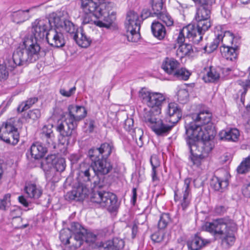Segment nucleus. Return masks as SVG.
Listing matches in <instances>:
<instances>
[{
	"label": "nucleus",
	"instance_id": "nucleus-1",
	"mask_svg": "<svg viewBox=\"0 0 250 250\" xmlns=\"http://www.w3.org/2000/svg\"><path fill=\"white\" fill-rule=\"evenodd\" d=\"M57 29L61 28L67 33H74L73 23L64 18L53 14L49 19L36 20L32 23L31 34L26 35L23 40V46L31 52L33 56L39 59L41 47L38 41L45 38L52 24Z\"/></svg>",
	"mask_w": 250,
	"mask_h": 250
},
{
	"label": "nucleus",
	"instance_id": "nucleus-2",
	"mask_svg": "<svg viewBox=\"0 0 250 250\" xmlns=\"http://www.w3.org/2000/svg\"><path fill=\"white\" fill-rule=\"evenodd\" d=\"M79 183L93 184L91 201L99 204L101 207L106 208L109 211H115L118 208L117 198L116 195L111 192L103 190H99L106 185V182L103 177H100L96 173L93 167L89 166L84 169H82L79 173Z\"/></svg>",
	"mask_w": 250,
	"mask_h": 250
},
{
	"label": "nucleus",
	"instance_id": "nucleus-3",
	"mask_svg": "<svg viewBox=\"0 0 250 250\" xmlns=\"http://www.w3.org/2000/svg\"><path fill=\"white\" fill-rule=\"evenodd\" d=\"M191 127L192 126L188 128V134L185 135V139L190 153L188 159L192 166L198 167L213 148L210 140L213 136V134H206L199 127L194 131Z\"/></svg>",
	"mask_w": 250,
	"mask_h": 250
},
{
	"label": "nucleus",
	"instance_id": "nucleus-4",
	"mask_svg": "<svg viewBox=\"0 0 250 250\" xmlns=\"http://www.w3.org/2000/svg\"><path fill=\"white\" fill-rule=\"evenodd\" d=\"M114 6L112 2L98 4L94 0H81V7L85 14H91L97 19H101L94 21L95 24L100 27L108 28L112 22L110 12Z\"/></svg>",
	"mask_w": 250,
	"mask_h": 250
},
{
	"label": "nucleus",
	"instance_id": "nucleus-5",
	"mask_svg": "<svg viewBox=\"0 0 250 250\" xmlns=\"http://www.w3.org/2000/svg\"><path fill=\"white\" fill-rule=\"evenodd\" d=\"M113 146L108 143L102 144L99 148H91L88 152V156L92 161L96 173L103 177L104 180V175L108 174L112 169V166L107 161L110 155Z\"/></svg>",
	"mask_w": 250,
	"mask_h": 250
},
{
	"label": "nucleus",
	"instance_id": "nucleus-6",
	"mask_svg": "<svg viewBox=\"0 0 250 250\" xmlns=\"http://www.w3.org/2000/svg\"><path fill=\"white\" fill-rule=\"evenodd\" d=\"M204 229L214 235H219L222 244L226 248H230L235 243V226L227 224L223 219H217L212 223H206Z\"/></svg>",
	"mask_w": 250,
	"mask_h": 250
},
{
	"label": "nucleus",
	"instance_id": "nucleus-7",
	"mask_svg": "<svg viewBox=\"0 0 250 250\" xmlns=\"http://www.w3.org/2000/svg\"><path fill=\"white\" fill-rule=\"evenodd\" d=\"M32 55L30 51L22 45L13 53L12 59L7 60L4 64L6 65L7 69H12L17 66L33 62L39 59L38 57H34Z\"/></svg>",
	"mask_w": 250,
	"mask_h": 250
},
{
	"label": "nucleus",
	"instance_id": "nucleus-8",
	"mask_svg": "<svg viewBox=\"0 0 250 250\" xmlns=\"http://www.w3.org/2000/svg\"><path fill=\"white\" fill-rule=\"evenodd\" d=\"M68 229L70 230V233L72 232L74 234L73 239L71 240L75 241L72 242V245L75 248L80 247L84 241L91 243L96 240V236L95 234L88 231L78 222H72L70 228Z\"/></svg>",
	"mask_w": 250,
	"mask_h": 250
},
{
	"label": "nucleus",
	"instance_id": "nucleus-9",
	"mask_svg": "<svg viewBox=\"0 0 250 250\" xmlns=\"http://www.w3.org/2000/svg\"><path fill=\"white\" fill-rule=\"evenodd\" d=\"M141 21L137 13L129 11L126 15L125 23L127 39L129 42H137L140 38L139 33Z\"/></svg>",
	"mask_w": 250,
	"mask_h": 250
},
{
	"label": "nucleus",
	"instance_id": "nucleus-10",
	"mask_svg": "<svg viewBox=\"0 0 250 250\" xmlns=\"http://www.w3.org/2000/svg\"><path fill=\"white\" fill-rule=\"evenodd\" d=\"M147 125L158 136H166L171 130L174 125L169 122L168 120H162L154 116L145 118Z\"/></svg>",
	"mask_w": 250,
	"mask_h": 250
},
{
	"label": "nucleus",
	"instance_id": "nucleus-11",
	"mask_svg": "<svg viewBox=\"0 0 250 250\" xmlns=\"http://www.w3.org/2000/svg\"><path fill=\"white\" fill-rule=\"evenodd\" d=\"M139 97L142 102L148 106L157 108L159 110L165 101V97L160 93L151 92L145 88H142L139 92Z\"/></svg>",
	"mask_w": 250,
	"mask_h": 250
},
{
	"label": "nucleus",
	"instance_id": "nucleus-12",
	"mask_svg": "<svg viewBox=\"0 0 250 250\" xmlns=\"http://www.w3.org/2000/svg\"><path fill=\"white\" fill-rule=\"evenodd\" d=\"M211 9L207 7L200 6L197 10L195 17L197 24H194V27L199 30V32L202 36L211 26L209 21Z\"/></svg>",
	"mask_w": 250,
	"mask_h": 250
},
{
	"label": "nucleus",
	"instance_id": "nucleus-13",
	"mask_svg": "<svg viewBox=\"0 0 250 250\" xmlns=\"http://www.w3.org/2000/svg\"><path fill=\"white\" fill-rule=\"evenodd\" d=\"M191 181L190 178L185 179L183 187L174 191V200L180 202L183 210L186 209L190 203L191 196L189 185Z\"/></svg>",
	"mask_w": 250,
	"mask_h": 250
},
{
	"label": "nucleus",
	"instance_id": "nucleus-14",
	"mask_svg": "<svg viewBox=\"0 0 250 250\" xmlns=\"http://www.w3.org/2000/svg\"><path fill=\"white\" fill-rule=\"evenodd\" d=\"M191 118L193 121L189 123H186L185 127L186 133L188 134V127H191L192 130L195 131L198 127L202 129V126L208 124L211 121V113L208 110H203L200 111L198 113L193 114L191 115Z\"/></svg>",
	"mask_w": 250,
	"mask_h": 250
},
{
	"label": "nucleus",
	"instance_id": "nucleus-15",
	"mask_svg": "<svg viewBox=\"0 0 250 250\" xmlns=\"http://www.w3.org/2000/svg\"><path fill=\"white\" fill-rule=\"evenodd\" d=\"M185 36L188 39H191L194 43L198 44L202 40L203 36L199 32V30L194 27V24H189L183 28L179 32L177 38L179 43H183L185 42Z\"/></svg>",
	"mask_w": 250,
	"mask_h": 250
},
{
	"label": "nucleus",
	"instance_id": "nucleus-16",
	"mask_svg": "<svg viewBox=\"0 0 250 250\" xmlns=\"http://www.w3.org/2000/svg\"><path fill=\"white\" fill-rule=\"evenodd\" d=\"M233 39V34L229 31H226L224 32L223 36L218 34L213 41L209 44L206 45L203 49L205 52L210 53L217 48L220 42L223 43L224 42H226L228 41L232 44Z\"/></svg>",
	"mask_w": 250,
	"mask_h": 250
},
{
	"label": "nucleus",
	"instance_id": "nucleus-17",
	"mask_svg": "<svg viewBox=\"0 0 250 250\" xmlns=\"http://www.w3.org/2000/svg\"><path fill=\"white\" fill-rule=\"evenodd\" d=\"M46 41L51 46L55 48L62 47L66 42L63 34L58 31L56 29L49 30Z\"/></svg>",
	"mask_w": 250,
	"mask_h": 250
},
{
	"label": "nucleus",
	"instance_id": "nucleus-18",
	"mask_svg": "<svg viewBox=\"0 0 250 250\" xmlns=\"http://www.w3.org/2000/svg\"><path fill=\"white\" fill-rule=\"evenodd\" d=\"M77 126L76 123L66 117L64 120L58 123L57 130L63 137H69L75 134Z\"/></svg>",
	"mask_w": 250,
	"mask_h": 250
},
{
	"label": "nucleus",
	"instance_id": "nucleus-19",
	"mask_svg": "<svg viewBox=\"0 0 250 250\" xmlns=\"http://www.w3.org/2000/svg\"><path fill=\"white\" fill-rule=\"evenodd\" d=\"M68 111V114H66V117L72 119V121L77 124L78 122L83 119L87 114L86 110L83 106L71 104L69 105Z\"/></svg>",
	"mask_w": 250,
	"mask_h": 250
},
{
	"label": "nucleus",
	"instance_id": "nucleus-20",
	"mask_svg": "<svg viewBox=\"0 0 250 250\" xmlns=\"http://www.w3.org/2000/svg\"><path fill=\"white\" fill-rule=\"evenodd\" d=\"M75 28L74 33H68L71 36H72L73 39L75 40L77 44L83 48L88 47L92 42V40L86 35L83 30L81 32L78 31V29L76 26L73 24Z\"/></svg>",
	"mask_w": 250,
	"mask_h": 250
},
{
	"label": "nucleus",
	"instance_id": "nucleus-21",
	"mask_svg": "<svg viewBox=\"0 0 250 250\" xmlns=\"http://www.w3.org/2000/svg\"><path fill=\"white\" fill-rule=\"evenodd\" d=\"M167 114L169 118L167 120L174 125L177 123L182 116V111L179 105L175 103H170L168 104L167 109Z\"/></svg>",
	"mask_w": 250,
	"mask_h": 250
},
{
	"label": "nucleus",
	"instance_id": "nucleus-22",
	"mask_svg": "<svg viewBox=\"0 0 250 250\" xmlns=\"http://www.w3.org/2000/svg\"><path fill=\"white\" fill-rule=\"evenodd\" d=\"M180 66V62L172 58L167 57L163 61L161 67L168 75L173 76Z\"/></svg>",
	"mask_w": 250,
	"mask_h": 250
},
{
	"label": "nucleus",
	"instance_id": "nucleus-23",
	"mask_svg": "<svg viewBox=\"0 0 250 250\" xmlns=\"http://www.w3.org/2000/svg\"><path fill=\"white\" fill-rule=\"evenodd\" d=\"M40 138L42 143H44L48 147L55 148V144L53 141L54 136L52 127H49L46 125L44 126L40 134Z\"/></svg>",
	"mask_w": 250,
	"mask_h": 250
},
{
	"label": "nucleus",
	"instance_id": "nucleus-24",
	"mask_svg": "<svg viewBox=\"0 0 250 250\" xmlns=\"http://www.w3.org/2000/svg\"><path fill=\"white\" fill-rule=\"evenodd\" d=\"M87 195V190L83 186H79L74 188L72 191L66 194V198L69 200L81 201L83 200Z\"/></svg>",
	"mask_w": 250,
	"mask_h": 250
},
{
	"label": "nucleus",
	"instance_id": "nucleus-25",
	"mask_svg": "<svg viewBox=\"0 0 250 250\" xmlns=\"http://www.w3.org/2000/svg\"><path fill=\"white\" fill-rule=\"evenodd\" d=\"M47 146H44L39 142L32 145L30 147V153L32 157L35 159H39L44 156L47 151Z\"/></svg>",
	"mask_w": 250,
	"mask_h": 250
},
{
	"label": "nucleus",
	"instance_id": "nucleus-26",
	"mask_svg": "<svg viewBox=\"0 0 250 250\" xmlns=\"http://www.w3.org/2000/svg\"><path fill=\"white\" fill-rule=\"evenodd\" d=\"M36 7H32L25 10H19L13 12L11 14L12 21L17 23H20L27 20L29 17V12Z\"/></svg>",
	"mask_w": 250,
	"mask_h": 250
},
{
	"label": "nucleus",
	"instance_id": "nucleus-27",
	"mask_svg": "<svg viewBox=\"0 0 250 250\" xmlns=\"http://www.w3.org/2000/svg\"><path fill=\"white\" fill-rule=\"evenodd\" d=\"M209 242L195 235L188 242V246L191 250H200Z\"/></svg>",
	"mask_w": 250,
	"mask_h": 250
},
{
	"label": "nucleus",
	"instance_id": "nucleus-28",
	"mask_svg": "<svg viewBox=\"0 0 250 250\" xmlns=\"http://www.w3.org/2000/svg\"><path fill=\"white\" fill-rule=\"evenodd\" d=\"M151 31L154 36L157 39L162 40L166 35V30L165 26L159 21L152 22L151 26Z\"/></svg>",
	"mask_w": 250,
	"mask_h": 250
},
{
	"label": "nucleus",
	"instance_id": "nucleus-29",
	"mask_svg": "<svg viewBox=\"0 0 250 250\" xmlns=\"http://www.w3.org/2000/svg\"><path fill=\"white\" fill-rule=\"evenodd\" d=\"M55 157V155L51 154L48 155L44 159L42 160L41 163V168L45 172L47 178L50 177L48 172L54 167Z\"/></svg>",
	"mask_w": 250,
	"mask_h": 250
},
{
	"label": "nucleus",
	"instance_id": "nucleus-30",
	"mask_svg": "<svg viewBox=\"0 0 250 250\" xmlns=\"http://www.w3.org/2000/svg\"><path fill=\"white\" fill-rule=\"evenodd\" d=\"M248 71L249 80L245 82H240L238 84L239 90L237 95L238 96L240 95V100L242 102H244L245 96L248 89H250V67L249 68ZM247 106L250 108V104L247 105Z\"/></svg>",
	"mask_w": 250,
	"mask_h": 250
},
{
	"label": "nucleus",
	"instance_id": "nucleus-31",
	"mask_svg": "<svg viewBox=\"0 0 250 250\" xmlns=\"http://www.w3.org/2000/svg\"><path fill=\"white\" fill-rule=\"evenodd\" d=\"M28 196L31 198L38 199L42 194V190L34 184H28L24 188Z\"/></svg>",
	"mask_w": 250,
	"mask_h": 250
},
{
	"label": "nucleus",
	"instance_id": "nucleus-32",
	"mask_svg": "<svg viewBox=\"0 0 250 250\" xmlns=\"http://www.w3.org/2000/svg\"><path fill=\"white\" fill-rule=\"evenodd\" d=\"M193 52L192 45L188 43H182L176 51V56L180 59L185 56H189Z\"/></svg>",
	"mask_w": 250,
	"mask_h": 250
},
{
	"label": "nucleus",
	"instance_id": "nucleus-33",
	"mask_svg": "<svg viewBox=\"0 0 250 250\" xmlns=\"http://www.w3.org/2000/svg\"><path fill=\"white\" fill-rule=\"evenodd\" d=\"M229 184L227 180H223L218 177H213L210 182V186L216 191L222 192L223 190L226 188Z\"/></svg>",
	"mask_w": 250,
	"mask_h": 250
},
{
	"label": "nucleus",
	"instance_id": "nucleus-34",
	"mask_svg": "<svg viewBox=\"0 0 250 250\" xmlns=\"http://www.w3.org/2000/svg\"><path fill=\"white\" fill-rule=\"evenodd\" d=\"M221 138L229 141H235L239 136V131L236 128H231L228 130L223 131L221 133Z\"/></svg>",
	"mask_w": 250,
	"mask_h": 250
},
{
	"label": "nucleus",
	"instance_id": "nucleus-35",
	"mask_svg": "<svg viewBox=\"0 0 250 250\" xmlns=\"http://www.w3.org/2000/svg\"><path fill=\"white\" fill-rule=\"evenodd\" d=\"M150 4L151 6L152 11L153 12V14L155 16L158 14H161L162 12H165L166 10L164 7L163 0H151Z\"/></svg>",
	"mask_w": 250,
	"mask_h": 250
},
{
	"label": "nucleus",
	"instance_id": "nucleus-36",
	"mask_svg": "<svg viewBox=\"0 0 250 250\" xmlns=\"http://www.w3.org/2000/svg\"><path fill=\"white\" fill-rule=\"evenodd\" d=\"M250 171V156L245 158L237 168L239 174H245Z\"/></svg>",
	"mask_w": 250,
	"mask_h": 250
},
{
	"label": "nucleus",
	"instance_id": "nucleus-37",
	"mask_svg": "<svg viewBox=\"0 0 250 250\" xmlns=\"http://www.w3.org/2000/svg\"><path fill=\"white\" fill-rule=\"evenodd\" d=\"M220 78L219 73L215 69H210L206 75L203 77L205 82L215 83L217 82Z\"/></svg>",
	"mask_w": 250,
	"mask_h": 250
},
{
	"label": "nucleus",
	"instance_id": "nucleus-38",
	"mask_svg": "<svg viewBox=\"0 0 250 250\" xmlns=\"http://www.w3.org/2000/svg\"><path fill=\"white\" fill-rule=\"evenodd\" d=\"M60 238L62 242L65 245L72 244V242H75V241L71 240V239H73V237L71 236L70 230L68 229L61 230L60 233Z\"/></svg>",
	"mask_w": 250,
	"mask_h": 250
},
{
	"label": "nucleus",
	"instance_id": "nucleus-39",
	"mask_svg": "<svg viewBox=\"0 0 250 250\" xmlns=\"http://www.w3.org/2000/svg\"><path fill=\"white\" fill-rule=\"evenodd\" d=\"M191 73L188 69L182 67L180 69L177 68L173 76L179 80L186 81L188 79Z\"/></svg>",
	"mask_w": 250,
	"mask_h": 250
},
{
	"label": "nucleus",
	"instance_id": "nucleus-40",
	"mask_svg": "<svg viewBox=\"0 0 250 250\" xmlns=\"http://www.w3.org/2000/svg\"><path fill=\"white\" fill-rule=\"evenodd\" d=\"M10 205L11 194L7 193L3 196L2 198L0 199V209L6 210Z\"/></svg>",
	"mask_w": 250,
	"mask_h": 250
},
{
	"label": "nucleus",
	"instance_id": "nucleus-41",
	"mask_svg": "<svg viewBox=\"0 0 250 250\" xmlns=\"http://www.w3.org/2000/svg\"><path fill=\"white\" fill-rule=\"evenodd\" d=\"M54 162L53 168H55L57 171L62 172L65 169L66 165L64 158L56 156Z\"/></svg>",
	"mask_w": 250,
	"mask_h": 250
},
{
	"label": "nucleus",
	"instance_id": "nucleus-42",
	"mask_svg": "<svg viewBox=\"0 0 250 250\" xmlns=\"http://www.w3.org/2000/svg\"><path fill=\"white\" fill-rule=\"evenodd\" d=\"M170 221V217L168 214L164 213L162 214L158 223V227L159 229H163L167 226Z\"/></svg>",
	"mask_w": 250,
	"mask_h": 250
},
{
	"label": "nucleus",
	"instance_id": "nucleus-43",
	"mask_svg": "<svg viewBox=\"0 0 250 250\" xmlns=\"http://www.w3.org/2000/svg\"><path fill=\"white\" fill-rule=\"evenodd\" d=\"M156 17L161 19L167 26H170L173 23L172 19L167 13L166 10L165 12H162L161 14H158Z\"/></svg>",
	"mask_w": 250,
	"mask_h": 250
},
{
	"label": "nucleus",
	"instance_id": "nucleus-44",
	"mask_svg": "<svg viewBox=\"0 0 250 250\" xmlns=\"http://www.w3.org/2000/svg\"><path fill=\"white\" fill-rule=\"evenodd\" d=\"M41 116V112L38 109H34L30 110L27 115V118L33 121L39 119Z\"/></svg>",
	"mask_w": 250,
	"mask_h": 250
},
{
	"label": "nucleus",
	"instance_id": "nucleus-45",
	"mask_svg": "<svg viewBox=\"0 0 250 250\" xmlns=\"http://www.w3.org/2000/svg\"><path fill=\"white\" fill-rule=\"evenodd\" d=\"M21 211L18 208H14L10 210V216L12 219H18L20 221H21Z\"/></svg>",
	"mask_w": 250,
	"mask_h": 250
},
{
	"label": "nucleus",
	"instance_id": "nucleus-46",
	"mask_svg": "<svg viewBox=\"0 0 250 250\" xmlns=\"http://www.w3.org/2000/svg\"><path fill=\"white\" fill-rule=\"evenodd\" d=\"M178 100L182 103H185L188 98V93L185 89L180 90L177 94Z\"/></svg>",
	"mask_w": 250,
	"mask_h": 250
},
{
	"label": "nucleus",
	"instance_id": "nucleus-47",
	"mask_svg": "<svg viewBox=\"0 0 250 250\" xmlns=\"http://www.w3.org/2000/svg\"><path fill=\"white\" fill-rule=\"evenodd\" d=\"M7 67L4 64H0V81L6 80L9 75Z\"/></svg>",
	"mask_w": 250,
	"mask_h": 250
},
{
	"label": "nucleus",
	"instance_id": "nucleus-48",
	"mask_svg": "<svg viewBox=\"0 0 250 250\" xmlns=\"http://www.w3.org/2000/svg\"><path fill=\"white\" fill-rule=\"evenodd\" d=\"M76 91V87H71L69 90H66L64 88H61L60 89V93L63 96L69 97L74 94Z\"/></svg>",
	"mask_w": 250,
	"mask_h": 250
},
{
	"label": "nucleus",
	"instance_id": "nucleus-49",
	"mask_svg": "<svg viewBox=\"0 0 250 250\" xmlns=\"http://www.w3.org/2000/svg\"><path fill=\"white\" fill-rule=\"evenodd\" d=\"M230 47L231 46L229 45H226L224 43H223V45L220 47V52L221 54L226 60H228L229 57V52Z\"/></svg>",
	"mask_w": 250,
	"mask_h": 250
},
{
	"label": "nucleus",
	"instance_id": "nucleus-50",
	"mask_svg": "<svg viewBox=\"0 0 250 250\" xmlns=\"http://www.w3.org/2000/svg\"><path fill=\"white\" fill-rule=\"evenodd\" d=\"M113 245H114V250H120L122 249L125 246L124 241L122 239H119L118 238H114L113 240Z\"/></svg>",
	"mask_w": 250,
	"mask_h": 250
},
{
	"label": "nucleus",
	"instance_id": "nucleus-51",
	"mask_svg": "<svg viewBox=\"0 0 250 250\" xmlns=\"http://www.w3.org/2000/svg\"><path fill=\"white\" fill-rule=\"evenodd\" d=\"M1 129L4 132L7 133L9 135L17 129L14 125L7 123L5 124L4 127H1Z\"/></svg>",
	"mask_w": 250,
	"mask_h": 250
},
{
	"label": "nucleus",
	"instance_id": "nucleus-52",
	"mask_svg": "<svg viewBox=\"0 0 250 250\" xmlns=\"http://www.w3.org/2000/svg\"><path fill=\"white\" fill-rule=\"evenodd\" d=\"M19 141V134L17 129L11 134L6 142L8 143H12L13 144H17Z\"/></svg>",
	"mask_w": 250,
	"mask_h": 250
},
{
	"label": "nucleus",
	"instance_id": "nucleus-53",
	"mask_svg": "<svg viewBox=\"0 0 250 250\" xmlns=\"http://www.w3.org/2000/svg\"><path fill=\"white\" fill-rule=\"evenodd\" d=\"M195 2L201 4V6L207 7L211 9L212 5L215 3V0H193Z\"/></svg>",
	"mask_w": 250,
	"mask_h": 250
},
{
	"label": "nucleus",
	"instance_id": "nucleus-54",
	"mask_svg": "<svg viewBox=\"0 0 250 250\" xmlns=\"http://www.w3.org/2000/svg\"><path fill=\"white\" fill-rule=\"evenodd\" d=\"M113 242L111 240L103 243L100 246V250H114Z\"/></svg>",
	"mask_w": 250,
	"mask_h": 250
},
{
	"label": "nucleus",
	"instance_id": "nucleus-55",
	"mask_svg": "<svg viewBox=\"0 0 250 250\" xmlns=\"http://www.w3.org/2000/svg\"><path fill=\"white\" fill-rule=\"evenodd\" d=\"M134 121L131 118H127L124 123V128L128 131H131L133 130Z\"/></svg>",
	"mask_w": 250,
	"mask_h": 250
},
{
	"label": "nucleus",
	"instance_id": "nucleus-56",
	"mask_svg": "<svg viewBox=\"0 0 250 250\" xmlns=\"http://www.w3.org/2000/svg\"><path fill=\"white\" fill-rule=\"evenodd\" d=\"M151 237L154 242H160L163 240L164 234L160 231L157 232L152 234Z\"/></svg>",
	"mask_w": 250,
	"mask_h": 250
},
{
	"label": "nucleus",
	"instance_id": "nucleus-57",
	"mask_svg": "<svg viewBox=\"0 0 250 250\" xmlns=\"http://www.w3.org/2000/svg\"><path fill=\"white\" fill-rule=\"evenodd\" d=\"M152 169H156L160 166V162L156 155L151 156L150 160Z\"/></svg>",
	"mask_w": 250,
	"mask_h": 250
},
{
	"label": "nucleus",
	"instance_id": "nucleus-58",
	"mask_svg": "<svg viewBox=\"0 0 250 250\" xmlns=\"http://www.w3.org/2000/svg\"><path fill=\"white\" fill-rule=\"evenodd\" d=\"M237 49V47H234L233 46H231L230 49L229 51V57L227 60L233 61L235 60L237 56V54L236 53V50Z\"/></svg>",
	"mask_w": 250,
	"mask_h": 250
},
{
	"label": "nucleus",
	"instance_id": "nucleus-59",
	"mask_svg": "<svg viewBox=\"0 0 250 250\" xmlns=\"http://www.w3.org/2000/svg\"><path fill=\"white\" fill-rule=\"evenodd\" d=\"M155 16L154 14H153V12H150V10L147 9H144L142 12V14L141 17L142 20H144L149 17V16Z\"/></svg>",
	"mask_w": 250,
	"mask_h": 250
},
{
	"label": "nucleus",
	"instance_id": "nucleus-60",
	"mask_svg": "<svg viewBox=\"0 0 250 250\" xmlns=\"http://www.w3.org/2000/svg\"><path fill=\"white\" fill-rule=\"evenodd\" d=\"M38 101V99L36 98H30L25 102H23L24 104V107L28 109L33 104Z\"/></svg>",
	"mask_w": 250,
	"mask_h": 250
},
{
	"label": "nucleus",
	"instance_id": "nucleus-61",
	"mask_svg": "<svg viewBox=\"0 0 250 250\" xmlns=\"http://www.w3.org/2000/svg\"><path fill=\"white\" fill-rule=\"evenodd\" d=\"M242 193L247 197H250V183L243 187Z\"/></svg>",
	"mask_w": 250,
	"mask_h": 250
},
{
	"label": "nucleus",
	"instance_id": "nucleus-62",
	"mask_svg": "<svg viewBox=\"0 0 250 250\" xmlns=\"http://www.w3.org/2000/svg\"><path fill=\"white\" fill-rule=\"evenodd\" d=\"M226 208L223 206H217L215 208V212L219 214H223L226 211Z\"/></svg>",
	"mask_w": 250,
	"mask_h": 250
},
{
	"label": "nucleus",
	"instance_id": "nucleus-63",
	"mask_svg": "<svg viewBox=\"0 0 250 250\" xmlns=\"http://www.w3.org/2000/svg\"><path fill=\"white\" fill-rule=\"evenodd\" d=\"M86 125L88 127L89 131L91 132L95 127V122L92 120H90L86 123Z\"/></svg>",
	"mask_w": 250,
	"mask_h": 250
},
{
	"label": "nucleus",
	"instance_id": "nucleus-64",
	"mask_svg": "<svg viewBox=\"0 0 250 250\" xmlns=\"http://www.w3.org/2000/svg\"><path fill=\"white\" fill-rule=\"evenodd\" d=\"M19 202L23 206L27 207L28 206V202L23 196H20L18 198Z\"/></svg>",
	"mask_w": 250,
	"mask_h": 250
}]
</instances>
